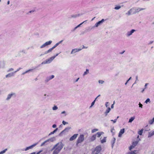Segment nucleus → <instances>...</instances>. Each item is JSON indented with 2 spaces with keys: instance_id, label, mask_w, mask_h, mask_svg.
Masks as SVG:
<instances>
[{
  "instance_id": "obj_1",
  "label": "nucleus",
  "mask_w": 154,
  "mask_h": 154,
  "mask_svg": "<svg viewBox=\"0 0 154 154\" xmlns=\"http://www.w3.org/2000/svg\"><path fill=\"white\" fill-rule=\"evenodd\" d=\"M64 145L62 142H59L55 145L51 149V151L54 150L53 154H58L63 147Z\"/></svg>"
},
{
  "instance_id": "obj_2",
  "label": "nucleus",
  "mask_w": 154,
  "mask_h": 154,
  "mask_svg": "<svg viewBox=\"0 0 154 154\" xmlns=\"http://www.w3.org/2000/svg\"><path fill=\"white\" fill-rule=\"evenodd\" d=\"M102 150L101 146L100 145L98 146L95 147L92 152V154H99Z\"/></svg>"
},
{
  "instance_id": "obj_3",
  "label": "nucleus",
  "mask_w": 154,
  "mask_h": 154,
  "mask_svg": "<svg viewBox=\"0 0 154 154\" xmlns=\"http://www.w3.org/2000/svg\"><path fill=\"white\" fill-rule=\"evenodd\" d=\"M84 140V136L83 134H81L78 137L76 143V145L78 146V144L79 143H81L83 142Z\"/></svg>"
},
{
  "instance_id": "obj_4",
  "label": "nucleus",
  "mask_w": 154,
  "mask_h": 154,
  "mask_svg": "<svg viewBox=\"0 0 154 154\" xmlns=\"http://www.w3.org/2000/svg\"><path fill=\"white\" fill-rule=\"evenodd\" d=\"M16 96V94L14 92H11L9 94L7 95V97L6 99L7 101L9 100L12 97H15Z\"/></svg>"
},
{
  "instance_id": "obj_5",
  "label": "nucleus",
  "mask_w": 154,
  "mask_h": 154,
  "mask_svg": "<svg viewBox=\"0 0 154 154\" xmlns=\"http://www.w3.org/2000/svg\"><path fill=\"white\" fill-rule=\"evenodd\" d=\"M105 21L104 19H102L101 20L99 21L98 22L96 23L92 27V28H94L95 27H97L102 24V23Z\"/></svg>"
},
{
  "instance_id": "obj_6",
  "label": "nucleus",
  "mask_w": 154,
  "mask_h": 154,
  "mask_svg": "<svg viewBox=\"0 0 154 154\" xmlns=\"http://www.w3.org/2000/svg\"><path fill=\"white\" fill-rule=\"evenodd\" d=\"M59 45V44L58 43H56L53 47L49 49L47 51H46L45 52V54H46L48 53H50L51 52L52 50L57 47Z\"/></svg>"
},
{
  "instance_id": "obj_7",
  "label": "nucleus",
  "mask_w": 154,
  "mask_h": 154,
  "mask_svg": "<svg viewBox=\"0 0 154 154\" xmlns=\"http://www.w3.org/2000/svg\"><path fill=\"white\" fill-rule=\"evenodd\" d=\"M71 128L70 127H68L66 128L63 131L61 132L59 134V136H61L62 134H64L65 133L69 131Z\"/></svg>"
},
{
  "instance_id": "obj_8",
  "label": "nucleus",
  "mask_w": 154,
  "mask_h": 154,
  "mask_svg": "<svg viewBox=\"0 0 154 154\" xmlns=\"http://www.w3.org/2000/svg\"><path fill=\"white\" fill-rule=\"evenodd\" d=\"M145 9V8H134V11L133 12V14H135L136 13H138L140 11L142 10H144Z\"/></svg>"
},
{
  "instance_id": "obj_9",
  "label": "nucleus",
  "mask_w": 154,
  "mask_h": 154,
  "mask_svg": "<svg viewBox=\"0 0 154 154\" xmlns=\"http://www.w3.org/2000/svg\"><path fill=\"white\" fill-rule=\"evenodd\" d=\"M55 140V138L54 137L50 138L43 142L41 145V146H43L46 143L48 142L49 141L51 142Z\"/></svg>"
},
{
  "instance_id": "obj_10",
  "label": "nucleus",
  "mask_w": 154,
  "mask_h": 154,
  "mask_svg": "<svg viewBox=\"0 0 154 154\" xmlns=\"http://www.w3.org/2000/svg\"><path fill=\"white\" fill-rule=\"evenodd\" d=\"M135 31V29H132L131 31L128 32L126 34V36L128 37L130 36Z\"/></svg>"
},
{
  "instance_id": "obj_11",
  "label": "nucleus",
  "mask_w": 154,
  "mask_h": 154,
  "mask_svg": "<svg viewBox=\"0 0 154 154\" xmlns=\"http://www.w3.org/2000/svg\"><path fill=\"white\" fill-rule=\"evenodd\" d=\"M138 143V142L136 141L133 142L132 145L129 148V149L130 150H131L134 148L135 146Z\"/></svg>"
},
{
  "instance_id": "obj_12",
  "label": "nucleus",
  "mask_w": 154,
  "mask_h": 154,
  "mask_svg": "<svg viewBox=\"0 0 154 154\" xmlns=\"http://www.w3.org/2000/svg\"><path fill=\"white\" fill-rule=\"evenodd\" d=\"M78 135V134H74L71 137L69 138V140L70 141H73V140L75 139L77 137V136Z\"/></svg>"
},
{
  "instance_id": "obj_13",
  "label": "nucleus",
  "mask_w": 154,
  "mask_h": 154,
  "mask_svg": "<svg viewBox=\"0 0 154 154\" xmlns=\"http://www.w3.org/2000/svg\"><path fill=\"white\" fill-rule=\"evenodd\" d=\"M134 8H131L128 11L127 13H126V14L128 15L129 16L132 13L133 14V12H134Z\"/></svg>"
},
{
  "instance_id": "obj_14",
  "label": "nucleus",
  "mask_w": 154,
  "mask_h": 154,
  "mask_svg": "<svg viewBox=\"0 0 154 154\" xmlns=\"http://www.w3.org/2000/svg\"><path fill=\"white\" fill-rule=\"evenodd\" d=\"M37 143H35V144H33L32 145H31V146H29L27 147L25 149V151H26L28 150H29V149H32L34 146H35L37 145Z\"/></svg>"
},
{
  "instance_id": "obj_15",
  "label": "nucleus",
  "mask_w": 154,
  "mask_h": 154,
  "mask_svg": "<svg viewBox=\"0 0 154 154\" xmlns=\"http://www.w3.org/2000/svg\"><path fill=\"white\" fill-rule=\"evenodd\" d=\"M125 131V129L124 128L120 130L119 134L118 137H121L122 135L124 133Z\"/></svg>"
},
{
  "instance_id": "obj_16",
  "label": "nucleus",
  "mask_w": 154,
  "mask_h": 154,
  "mask_svg": "<svg viewBox=\"0 0 154 154\" xmlns=\"http://www.w3.org/2000/svg\"><path fill=\"white\" fill-rule=\"evenodd\" d=\"M54 77V76L53 75H52L49 77H48L46 78V79L45 80V81L46 82H48L49 81L53 79Z\"/></svg>"
},
{
  "instance_id": "obj_17",
  "label": "nucleus",
  "mask_w": 154,
  "mask_h": 154,
  "mask_svg": "<svg viewBox=\"0 0 154 154\" xmlns=\"http://www.w3.org/2000/svg\"><path fill=\"white\" fill-rule=\"evenodd\" d=\"M81 50V49H74L72 50L71 54H75V53L78 52Z\"/></svg>"
},
{
  "instance_id": "obj_18",
  "label": "nucleus",
  "mask_w": 154,
  "mask_h": 154,
  "mask_svg": "<svg viewBox=\"0 0 154 154\" xmlns=\"http://www.w3.org/2000/svg\"><path fill=\"white\" fill-rule=\"evenodd\" d=\"M116 140V138L115 137L113 138L111 140V143L112 144V148H113L114 146V143H115Z\"/></svg>"
},
{
  "instance_id": "obj_19",
  "label": "nucleus",
  "mask_w": 154,
  "mask_h": 154,
  "mask_svg": "<svg viewBox=\"0 0 154 154\" xmlns=\"http://www.w3.org/2000/svg\"><path fill=\"white\" fill-rule=\"evenodd\" d=\"M5 66V63L4 61H2L0 62V68H4Z\"/></svg>"
},
{
  "instance_id": "obj_20",
  "label": "nucleus",
  "mask_w": 154,
  "mask_h": 154,
  "mask_svg": "<svg viewBox=\"0 0 154 154\" xmlns=\"http://www.w3.org/2000/svg\"><path fill=\"white\" fill-rule=\"evenodd\" d=\"M96 137V134H94L90 138V141H92L95 140Z\"/></svg>"
},
{
  "instance_id": "obj_21",
  "label": "nucleus",
  "mask_w": 154,
  "mask_h": 154,
  "mask_svg": "<svg viewBox=\"0 0 154 154\" xmlns=\"http://www.w3.org/2000/svg\"><path fill=\"white\" fill-rule=\"evenodd\" d=\"M14 72H12L11 73H9L6 75V78L10 77L11 76H14Z\"/></svg>"
},
{
  "instance_id": "obj_22",
  "label": "nucleus",
  "mask_w": 154,
  "mask_h": 154,
  "mask_svg": "<svg viewBox=\"0 0 154 154\" xmlns=\"http://www.w3.org/2000/svg\"><path fill=\"white\" fill-rule=\"evenodd\" d=\"M103 134H104L103 132H97L96 134V135H97V137H100L101 135Z\"/></svg>"
},
{
  "instance_id": "obj_23",
  "label": "nucleus",
  "mask_w": 154,
  "mask_h": 154,
  "mask_svg": "<svg viewBox=\"0 0 154 154\" xmlns=\"http://www.w3.org/2000/svg\"><path fill=\"white\" fill-rule=\"evenodd\" d=\"M82 14H75L74 15H73L71 16V17L72 18H76L77 17H79L80 16H81Z\"/></svg>"
},
{
  "instance_id": "obj_24",
  "label": "nucleus",
  "mask_w": 154,
  "mask_h": 154,
  "mask_svg": "<svg viewBox=\"0 0 154 154\" xmlns=\"http://www.w3.org/2000/svg\"><path fill=\"white\" fill-rule=\"evenodd\" d=\"M154 134V131H151L149 133L148 137H150Z\"/></svg>"
},
{
  "instance_id": "obj_25",
  "label": "nucleus",
  "mask_w": 154,
  "mask_h": 154,
  "mask_svg": "<svg viewBox=\"0 0 154 154\" xmlns=\"http://www.w3.org/2000/svg\"><path fill=\"white\" fill-rule=\"evenodd\" d=\"M106 137H105L103 139L101 140V143H103L106 142Z\"/></svg>"
},
{
  "instance_id": "obj_26",
  "label": "nucleus",
  "mask_w": 154,
  "mask_h": 154,
  "mask_svg": "<svg viewBox=\"0 0 154 154\" xmlns=\"http://www.w3.org/2000/svg\"><path fill=\"white\" fill-rule=\"evenodd\" d=\"M52 42L51 41H49L48 42H46L45 43L46 45V46L48 45H50L52 43Z\"/></svg>"
},
{
  "instance_id": "obj_27",
  "label": "nucleus",
  "mask_w": 154,
  "mask_h": 154,
  "mask_svg": "<svg viewBox=\"0 0 154 154\" xmlns=\"http://www.w3.org/2000/svg\"><path fill=\"white\" fill-rule=\"evenodd\" d=\"M89 73V70L88 69H86V71L84 72L83 74V75L84 76L88 74Z\"/></svg>"
},
{
  "instance_id": "obj_28",
  "label": "nucleus",
  "mask_w": 154,
  "mask_h": 154,
  "mask_svg": "<svg viewBox=\"0 0 154 154\" xmlns=\"http://www.w3.org/2000/svg\"><path fill=\"white\" fill-rule=\"evenodd\" d=\"M32 70H33V69H29V70H27V71H25V72H24L23 73H22V75H24L25 74H26V73H27L28 72H29L31 71H32Z\"/></svg>"
},
{
  "instance_id": "obj_29",
  "label": "nucleus",
  "mask_w": 154,
  "mask_h": 154,
  "mask_svg": "<svg viewBox=\"0 0 154 154\" xmlns=\"http://www.w3.org/2000/svg\"><path fill=\"white\" fill-rule=\"evenodd\" d=\"M57 130H58V128H56L53 131L51 132L49 135H50L51 134H54L55 132H56L57 131Z\"/></svg>"
},
{
  "instance_id": "obj_30",
  "label": "nucleus",
  "mask_w": 154,
  "mask_h": 154,
  "mask_svg": "<svg viewBox=\"0 0 154 154\" xmlns=\"http://www.w3.org/2000/svg\"><path fill=\"white\" fill-rule=\"evenodd\" d=\"M135 117H132L130 119L129 121V122H131L134 119Z\"/></svg>"
},
{
  "instance_id": "obj_31",
  "label": "nucleus",
  "mask_w": 154,
  "mask_h": 154,
  "mask_svg": "<svg viewBox=\"0 0 154 154\" xmlns=\"http://www.w3.org/2000/svg\"><path fill=\"white\" fill-rule=\"evenodd\" d=\"M115 131V129L114 128V127H112L111 130V133H112V134L113 135L114 134L115 132L114 131Z\"/></svg>"
},
{
  "instance_id": "obj_32",
  "label": "nucleus",
  "mask_w": 154,
  "mask_h": 154,
  "mask_svg": "<svg viewBox=\"0 0 154 154\" xmlns=\"http://www.w3.org/2000/svg\"><path fill=\"white\" fill-rule=\"evenodd\" d=\"M58 107L56 105L52 107V109L53 110H55L58 109Z\"/></svg>"
},
{
  "instance_id": "obj_33",
  "label": "nucleus",
  "mask_w": 154,
  "mask_h": 154,
  "mask_svg": "<svg viewBox=\"0 0 154 154\" xmlns=\"http://www.w3.org/2000/svg\"><path fill=\"white\" fill-rule=\"evenodd\" d=\"M143 131V129H142L141 130H140V131H138V134L140 135H142Z\"/></svg>"
},
{
  "instance_id": "obj_34",
  "label": "nucleus",
  "mask_w": 154,
  "mask_h": 154,
  "mask_svg": "<svg viewBox=\"0 0 154 154\" xmlns=\"http://www.w3.org/2000/svg\"><path fill=\"white\" fill-rule=\"evenodd\" d=\"M51 62V61L50 60L49 58L46 60V63H50Z\"/></svg>"
},
{
  "instance_id": "obj_35",
  "label": "nucleus",
  "mask_w": 154,
  "mask_h": 154,
  "mask_svg": "<svg viewBox=\"0 0 154 154\" xmlns=\"http://www.w3.org/2000/svg\"><path fill=\"white\" fill-rule=\"evenodd\" d=\"M98 130L97 129L95 128L92 130L91 132L92 133H94L97 131H98Z\"/></svg>"
},
{
  "instance_id": "obj_36",
  "label": "nucleus",
  "mask_w": 154,
  "mask_h": 154,
  "mask_svg": "<svg viewBox=\"0 0 154 154\" xmlns=\"http://www.w3.org/2000/svg\"><path fill=\"white\" fill-rule=\"evenodd\" d=\"M96 98H95V100L91 104V106H90V108L93 105H94V104L95 103V101H96Z\"/></svg>"
},
{
  "instance_id": "obj_37",
  "label": "nucleus",
  "mask_w": 154,
  "mask_h": 154,
  "mask_svg": "<svg viewBox=\"0 0 154 154\" xmlns=\"http://www.w3.org/2000/svg\"><path fill=\"white\" fill-rule=\"evenodd\" d=\"M135 152H136V151L129 152H128L127 154H135Z\"/></svg>"
},
{
  "instance_id": "obj_38",
  "label": "nucleus",
  "mask_w": 154,
  "mask_h": 154,
  "mask_svg": "<svg viewBox=\"0 0 154 154\" xmlns=\"http://www.w3.org/2000/svg\"><path fill=\"white\" fill-rule=\"evenodd\" d=\"M98 82L100 84H103L104 83V81L102 80H99L98 81Z\"/></svg>"
},
{
  "instance_id": "obj_39",
  "label": "nucleus",
  "mask_w": 154,
  "mask_h": 154,
  "mask_svg": "<svg viewBox=\"0 0 154 154\" xmlns=\"http://www.w3.org/2000/svg\"><path fill=\"white\" fill-rule=\"evenodd\" d=\"M110 110H111V109H110V108L108 107L107 109L106 110L105 112H106V113H108L109 112Z\"/></svg>"
},
{
  "instance_id": "obj_40",
  "label": "nucleus",
  "mask_w": 154,
  "mask_h": 154,
  "mask_svg": "<svg viewBox=\"0 0 154 154\" xmlns=\"http://www.w3.org/2000/svg\"><path fill=\"white\" fill-rule=\"evenodd\" d=\"M121 8V6H118L115 7L114 9L116 10H119Z\"/></svg>"
},
{
  "instance_id": "obj_41",
  "label": "nucleus",
  "mask_w": 154,
  "mask_h": 154,
  "mask_svg": "<svg viewBox=\"0 0 154 154\" xmlns=\"http://www.w3.org/2000/svg\"><path fill=\"white\" fill-rule=\"evenodd\" d=\"M7 150V149H4V150H3L0 152L2 154H4V153L6 152V151Z\"/></svg>"
},
{
  "instance_id": "obj_42",
  "label": "nucleus",
  "mask_w": 154,
  "mask_h": 154,
  "mask_svg": "<svg viewBox=\"0 0 154 154\" xmlns=\"http://www.w3.org/2000/svg\"><path fill=\"white\" fill-rule=\"evenodd\" d=\"M55 57V56H53L51 57H50L49 59L50 60L52 61Z\"/></svg>"
},
{
  "instance_id": "obj_43",
  "label": "nucleus",
  "mask_w": 154,
  "mask_h": 154,
  "mask_svg": "<svg viewBox=\"0 0 154 154\" xmlns=\"http://www.w3.org/2000/svg\"><path fill=\"white\" fill-rule=\"evenodd\" d=\"M154 122V121L152 119L149 121V123L150 124L152 125L153 124Z\"/></svg>"
},
{
  "instance_id": "obj_44",
  "label": "nucleus",
  "mask_w": 154,
  "mask_h": 154,
  "mask_svg": "<svg viewBox=\"0 0 154 154\" xmlns=\"http://www.w3.org/2000/svg\"><path fill=\"white\" fill-rule=\"evenodd\" d=\"M46 46V45H45V44L44 43L43 45H42V46H40V48H44Z\"/></svg>"
},
{
  "instance_id": "obj_45",
  "label": "nucleus",
  "mask_w": 154,
  "mask_h": 154,
  "mask_svg": "<svg viewBox=\"0 0 154 154\" xmlns=\"http://www.w3.org/2000/svg\"><path fill=\"white\" fill-rule=\"evenodd\" d=\"M150 100L149 98H147L146 100L145 101V103H147L148 102H150Z\"/></svg>"
},
{
  "instance_id": "obj_46",
  "label": "nucleus",
  "mask_w": 154,
  "mask_h": 154,
  "mask_svg": "<svg viewBox=\"0 0 154 154\" xmlns=\"http://www.w3.org/2000/svg\"><path fill=\"white\" fill-rule=\"evenodd\" d=\"M42 151V150H41L38 152V153H36V154H39L40 152H41ZM35 152H33L32 153L30 154H35Z\"/></svg>"
},
{
  "instance_id": "obj_47",
  "label": "nucleus",
  "mask_w": 154,
  "mask_h": 154,
  "mask_svg": "<svg viewBox=\"0 0 154 154\" xmlns=\"http://www.w3.org/2000/svg\"><path fill=\"white\" fill-rule=\"evenodd\" d=\"M62 123L63 125H65L66 124H68V123L64 121H63L62 122Z\"/></svg>"
},
{
  "instance_id": "obj_48",
  "label": "nucleus",
  "mask_w": 154,
  "mask_h": 154,
  "mask_svg": "<svg viewBox=\"0 0 154 154\" xmlns=\"http://www.w3.org/2000/svg\"><path fill=\"white\" fill-rule=\"evenodd\" d=\"M131 79V77L125 83V85H126L127 84L128 82H129V81Z\"/></svg>"
},
{
  "instance_id": "obj_49",
  "label": "nucleus",
  "mask_w": 154,
  "mask_h": 154,
  "mask_svg": "<svg viewBox=\"0 0 154 154\" xmlns=\"http://www.w3.org/2000/svg\"><path fill=\"white\" fill-rule=\"evenodd\" d=\"M14 70V69L12 68L9 69L8 71V72H10L11 71H13Z\"/></svg>"
},
{
  "instance_id": "obj_50",
  "label": "nucleus",
  "mask_w": 154,
  "mask_h": 154,
  "mask_svg": "<svg viewBox=\"0 0 154 154\" xmlns=\"http://www.w3.org/2000/svg\"><path fill=\"white\" fill-rule=\"evenodd\" d=\"M111 121H112V122H113V123H115L116 122V121H117V119H115L114 120H111Z\"/></svg>"
},
{
  "instance_id": "obj_51",
  "label": "nucleus",
  "mask_w": 154,
  "mask_h": 154,
  "mask_svg": "<svg viewBox=\"0 0 154 154\" xmlns=\"http://www.w3.org/2000/svg\"><path fill=\"white\" fill-rule=\"evenodd\" d=\"M139 106L140 107H141V108H142L143 105L142 104H141L140 103H139Z\"/></svg>"
},
{
  "instance_id": "obj_52",
  "label": "nucleus",
  "mask_w": 154,
  "mask_h": 154,
  "mask_svg": "<svg viewBox=\"0 0 154 154\" xmlns=\"http://www.w3.org/2000/svg\"><path fill=\"white\" fill-rule=\"evenodd\" d=\"M21 69V68H19L18 69H17V70L16 71L14 72V73H15L17 71H19L20 69Z\"/></svg>"
},
{
  "instance_id": "obj_53",
  "label": "nucleus",
  "mask_w": 154,
  "mask_h": 154,
  "mask_svg": "<svg viewBox=\"0 0 154 154\" xmlns=\"http://www.w3.org/2000/svg\"><path fill=\"white\" fill-rule=\"evenodd\" d=\"M77 28H78V27H77V26H76V27H75V28H74V29H73V30H72V32L74 31L77 29Z\"/></svg>"
},
{
  "instance_id": "obj_54",
  "label": "nucleus",
  "mask_w": 154,
  "mask_h": 154,
  "mask_svg": "<svg viewBox=\"0 0 154 154\" xmlns=\"http://www.w3.org/2000/svg\"><path fill=\"white\" fill-rule=\"evenodd\" d=\"M114 103H115V101H114V102H113V104H112L111 106V108H113V107H114Z\"/></svg>"
},
{
  "instance_id": "obj_55",
  "label": "nucleus",
  "mask_w": 154,
  "mask_h": 154,
  "mask_svg": "<svg viewBox=\"0 0 154 154\" xmlns=\"http://www.w3.org/2000/svg\"><path fill=\"white\" fill-rule=\"evenodd\" d=\"M57 127V125L56 124H54L52 125V127L53 128H55Z\"/></svg>"
},
{
  "instance_id": "obj_56",
  "label": "nucleus",
  "mask_w": 154,
  "mask_h": 154,
  "mask_svg": "<svg viewBox=\"0 0 154 154\" xmlns=\"http://www.w3.org/2000/svg\"><path fill=\"white\" fill-rule=\"evenodd\" d=\"M148 84V83H146L145 84V86H144V87H145V89H146V87H147V85Z\"/></svg>"
},
{
  "instance_id": "obj_57",
  "label": "nucleus",
  "mask_w": 154,
  "mask_h": 154,
  "mask_svg": "<svg viewBox=\"0 0 154 154\" xmlns=\"http://www.w3.org/2000/svg\"><path fill=\"white\" fill-rule=\"evenodd\" d=\"M46 96L48 97V95H47L46 94H44V99H45L46 98L45 97Z\"/></svg>"
},
{
  "instance_id": "obj_58",
  "label": "nucleus",
  "mask_w": 154,
  "mask_h": 154,
  "mask_svg": "<svg viewBox=\"0 0 154 154\" xmlns=\"http://www.w3.org/2000/svg\"><path fill=\"white\" fill-rule=\"evenodd\" d=\"M47 63H46V61H43V62L42 63V64H46Z\"/></svg>"
},
{
  "instance_id": "obj_59",
  "label": "nucleus",
  "mask_w": 154,
  "mask_h": 154,
  "mask_svg": "<svg viewBox=\"0 0 154 154\" xmlns=\"http://www.w3.org/2000/svg\"><path fill=\"white\" fill-rule=\"evenodd\" d=\"M21 52H23V53H25V54L26 53L25 51V50H22V51H21Z\"/></svg>"
},
{
  "instance_id": "obj_60",
  "label": "nucleus",
  "mask_w": 154,
  "mask_h": 154,
  "mask_svg": "<svg viewBox=\"0 0 154 154\" xmlns=\"http://www.w3.org/2000/svg\"><path fill=\"white\" fill-rule=\"evenodd\" d=\"M108 103V102H106V104H105V106L106 107H107L108 106V105H107V104Z\"/></svg>"
},
{
  "instance_id": "obj_61",
  "label": "nucleus",
  "mask_w": 154,
  "mask_h": 154,
  "mask_svg": "<svg viewBox=\"0 0 154 154\" xmlns=\"http://www.w3.org/2000/svg\"><path fill=\"white\" fill-rule=\"evenodd\" d=\"M153 42V41H150V42H149V44L150 45V44H152Z\"/></svg>"
},
{
  "instance_id": "obj_62",
  "label": "nucleus",
  "mask_w": 154,
  "mask_h": 154,
  "mask_svg": "<svg viewBox=\"0 0 154 154\" xmlns=\"http://www.w3.org/2000/svg\"><path fill=\"white\" fill-rule=\"evenodd\" d=\"M87 20H85V21H84V22H82V23H81L80 24V25L81 26V25L82 24H83Z\"/></svg>"
},
{
  "instance_id": "obj_63",
  "label": "nucleus",
  "mask_w": 154,
  "mask_h": 154,
  "mask_svg": "<svg viewBox=\"0 0 154 154\" xmlns=\"http://www.w3.org/2000/svg\"><path fill=\"white\" fill-rule=\"evenodd\" d=\"M136 81H138V76H136Z\"/></svg>"
},
{
  "instance_id": "obj_64",
  "label": "nucleus",
  "mask_w": 154,
  "mask_h": 154,
  "mask_svg": "<svg viewBox=\"0 0 154 154\" xmlns=\"http://www.w3.org/2000/svg\"><path fill=\"white\" fill-rule=\"evenodd\" d=\"M63 41V40H61L59 42H58L57 43H58L59 45L60 43H61Z\"/></svg>"
}]
</instances>
